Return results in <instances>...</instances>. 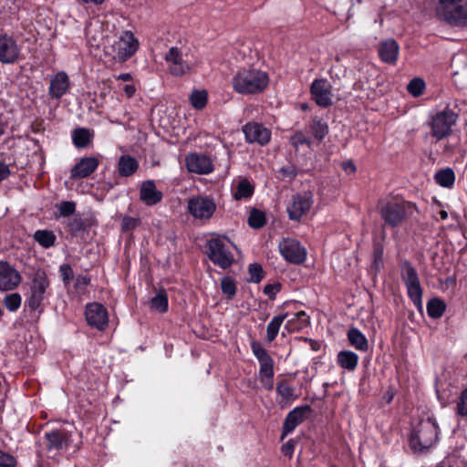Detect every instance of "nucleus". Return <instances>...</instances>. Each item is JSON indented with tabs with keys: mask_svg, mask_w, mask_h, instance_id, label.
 Here are the masks:
<instances>
[{
	"mask_svg": "<svg viewBox=\"0 0 467 467\" xmlns=\"http://www.w3.org/2000/svg\"><path fill=\"white\" fill-rule=\"evenodd\" d=\"M186 168L196 174H210L214 170L213 161L206 154L191 152L185 157Z\"/></svg>",
	"mask_w": 467,
	"mask_h": 467,
	"instance_id": "16",
	"label": "nucleus"
},
{
	"mask_svg": "<svg viewBox=\"0 0 467 467\" xmlns=\"http://www.w3.org/2000/svg\"><path fill=\"white\" fill-rule=\"evenodd\" d=\"M441 220H446L448 218V213L444 210H441L439 213Z\"/></svg>",
	"mask_w": 467,
	"mask_h": 467,
	"instance_id": "63",
	"label": "nucleus"
},
{
	"mask_svg": "<svg viewBox=\"0 0 467 467\" xmlns=\"http://www.w3.org/2000/svg\"><path fill=\"white\" fill-rule=\"evenodd\" d=\"M192 106L196 109H202L208 101L206 90H193L190 97Z\"/></svg>",
	"mask_w": 467,
	"mask_h": 467,
	"instance_id": "38",
	"label": "nucleus"
},
{
	"mask_svg": "<svg viewBox=\"0 0 467 467\" xmlns=\"http://www.w3.org/2000/svg\"><path fill=\"white\" fill-rule=\"evenodd\" d=\"M68 228L72 234H77L83 230L84 224L81 219L75 218L69 222Z\"/></svg>",
	"mask_w": 467,
	"mask_h": 467,
	"instance_id": "53",
	"label": "nucleus"
},
{
	"mask_svg": "<svg viewBox=\"0 0 467 467\" xmlns=\"http://www.w3.org/2000/svg\"><path fill=\"white\" fill-rule=\"evenodd\" d=\"M279 284H268L264 287V293L269 296H274L276 293L280 291Z\"/></svg>",
	"mask_w": 467,
	"mask_h": 467,
	"instance_id": "55",
	"label": "nucleus"
},
{
	"mask_svg": "<svg viewBox=\"0 0 467 467\" xmlns=\"http://www.w3.org/2000/svg\"><path fill=\"white\" fill-rule=\"evenodd\" d=\"M59 215L67 217L76 212V203L72 201H63L57 204Z\"/></svg>",
	"mask_w": 467,
	"mask_h": 467,
	"instance_id": "47",
	"label": "nucleus"
},
{
	"mask_svg": "<svg viewBox=\"0 0 467 467\" xmlns=\"http://www.w3.org/2000/svg\"><path fill=\"white\" fill-rule=\"evenodd\" d=\"M150 306L161 312L164 313L168 309V296L165 291H159L158 294L151 299Z\"/></svg>",
	"mask_w": 467,
	"mask_h": 467,
	"instance_id": "40",
	"label": "nucleus"
},
{
	"mask_svg": "<svg viewBox=\"0 0 467 467\" xmlns=\"http://www.w3.org/2000/svg\"><path fill=\"white\" fill-rule=\"evenodd\" d=\"M268 84V74L258 68H243L232 79L233 89L241 95L262 93Z\"/></svg>",
	"mask_w": 467,
	"mask_h": 467,
	"instance_id": "1",
	"label": "nucleus"
},
{
	"mask_svg": "<svg viewBox=\"0 0 467 467\" xmlns=\"http://www.w3.org/2000/svg\"><path fill=\"white\" fill-rule=\"evenodd\" d=\"M400 47L394 39H387L380 43L379 54L382 61L395 64L399 56Z\"/></svg>",
	"mask_w": 467,
	"mask_h": 467,
	"instance_id": "26",
	"label": "nucleus"
},
{
	"mask_svg": "<svg viewBox=\"0 0 467 467\" xmlns=\"http://www.w3.org/2000/svg\"><path fill=\"white\" fill-rule=\"evenodd\" d=\"M310 92L313 99L319 107L327 108L332 105V86L327 79H315L311 84Z\"/></svg>",
	"mask_w": 467,
	"mask_h": 467,
	"instance_id": "17",
	"label": "nucleus"
},
{
	"mask_svg": "<svg viewBox=\"0 0 467 467\" xmlns=\"http://www.w3.org/2000/svg\"><path fill=\"white\" fill-rule=\"evenodd\" d=\"M456 413L461 417L467 418V389L461 393L458 399Z\"/></svg>",
	"mask_w": 467,
	"mask_h": 467,
	"instance_id": "48",
	"label": "nucleus"
},
{
	"mask_svg": "<svg viewBox=\"0 0 467 467\" xmlns=\"http://www.w3.org/2000/svg\"><path fill=\"white\" fill-rule=\"evenodd\" d=\"M70 88L69 78L65 71H59L50 78L48 96L58 99L68 92Z\"/></svg>",
	"mask_w": 467,
	"mask_h": 467,
	"instance_id": "22",
	"label": "nucleus"
},
{
	"mask_svg": "<svg viewBox=\"0 0 467 467\" xmlns=\"http://www.w3.org/2000/svg\"><path fill=\"white\" fill-rule=\"evenodd\" d=\"M6 124L0 119V136L5 132Z\"/></svg>",
	"mask_w": 467,
	"mask_h": 467,
	"instance_id": "64",
	"label": "nucleus"
},
{
	"mask_svg": "<svg viewBox=\"0 0 467 467\" xmlns=\"http://www.w3.org/2000/svg\"><path fill=\"white\" fill-rule=\"evenodd\" d=\"M3 304L8 311L16 312L21 306L22 296L18 293L7 294L3 299Z\"/></svg>",
	"mask_w": 467,
	"mask_h": 467,
	"instance_id": "39",
	"label": "nucleus"
},
{
	"mask_svg": "<svg viewBox=\"0 0 467 467\" xmlns=\"http://www.w3.org/2000/svg\"><path fill=\"white\" fill-rule=\"evenodd\" d=\"M85 317L88 324L98 330L103 331L108 327V310L99 303H88L86 306Z\"/></svg>",
	"mask_w": 467,
	"mask_h": 467,
	"instance_id": "15",
	"label": "nucleus"
},
{
	"mask_svg": "<svg viewBox=\"0 0 467 467\" xmlns=\"http://www.w3.org/2000/svg\"><path fill=\"white\" fill-rule=\"evenodd\" d=\"M436 182L444 188H451L455 182V174L452 169L445 168L438 171L434 176Z\"/></svg>",
	"mask_w": 467,
	"mask_h": 467,
	"instance_id": "33",
	"label": "nucleus"
},
{
	"mask_svg": "<svg viewBox=\"0 0 467 467\" xmlns=\"http://www.w3.org/2000/svg\"><path fill=\"white\" fill-rule=\"evenodd\" d=\"M248 223L252 228L259 229L265 223V215L263 212L254 209L248 218Z\"/></svg>",
	"mask_w": 467,
	"mask_h": 467,
	"instance_id": "42",
	"label": "nucleus"
},
{
	"mask_svg": "<svg viewBox=\"0 0 467 467\" xmlns=\"http://www.w3.org/2000/svg\"><path fill=\"white\" fill-rule=\"evenodd\" d=\"M21 275L9 263L0 262V290L10 291L16 288L21 283Z\"/></svg>",
	"mask_w": 467,
	"mask_h": 467,
	"instance_id": "20",
	"label": "nucleus"
},
{
	"mask_svg": "<svg viewBox=\"0 0 467 467\" xmlns=\"http://www.w3.org/2000/svg\"><path fill=\"white\" fill-rule=\"evenodd\" d=\"M458 114L449 107L433 114L430 120L431 135L441 140L449 137L452 132V127L456 124Z\"/></svg>",
	"mask_w": 467,
	"mask_h": 467,
	"instance_id": "4",
	"label": "nucleus"
},
{
	"mask_svg": "<svg viewBox=\"0 0 467 467\" xmlns=\"http://www.w3.org/2000/svg\"><path fill=\"white\" fill-rule=\"evenodd\" d=\"M45 439V448L48 457L54 458L67 450L71 441V434L65 430H55L46 432Z\"/></svg>",
	"mask_w": 467,
	"mask_h": 467,
	"instance_id": "11",
	"label": "nucleus"
},
{
	"mask_svg": "<svg viewBox=\"0 0 467 467\" xmlns=\"http://www.w3.org/2000/svg\"><path fill=\"white\" fill-rule=\"evenodd\" d=\"M445 308V304L439 298H433L427 304V313L432 318L441 317L443 315Z\"/></svg>",
	"mask_w": 467,
	"mask_h": 467,
	"instance_id": "37",
	"label": "nucleus"
},
{
	"mask_svg": "<svg viewBox=\"0 0 467 467\" xmlns=\"http://www.w3.org/2000/svg\"><path fill=\"white\" fill-rule=\"evenodd\" d=\"M400 275L406 285L408 296L418 309L422 308V288L416 269L404 261L400 265Z\"/></svg>",
	"mask_w": 467,
	"mask_h": 467,
	"instance_id": "7",
	"label": "nucleus"
},
{
	"mask_svg": "<svg viewBox=\"0 0 467 467\" xmlns=\"http://www.w3.org/2000/svg\"><path fill=\"white\" fill-rule=\"evenodd\" d=\"M90 284V277L88 275H79L75 279L74 288L78 296L84 295L87 292V287Z\"/></svg>",
	"mask_w": 467,
	"mask_h": 467,
	"instance_id": "46",
	"label": "nucleus"
},
{
	"mask_svg": "<svg viewBox=\"0 0 467 467\" xmlns=\"http://www.w3.org/2000/svg\"><path fill=\"white\" fill-rule=\"evenodd\" d=\"M97 157H85L80 159L70 171L71 179H83L92 174L99 167Z\"/></svg>",
	"mask_w": 467,
	"mask_h": 467,
	"instance_id": "23",
	"label": "nucleus"
},
{
	"mask_svg": "<svg viewBox=\"0 0 467 467\" xmlns=\"http://www.w3.org/2000/svg\"><path fill=\"white\" fill-rule=\"evenodd\" d=\"M393 397H394V391L391 390V389H389L387 391V394H386V397H385V399L387 400V402L389 403L392 400Z\"/></svg>",
	"mask_w": 467,
	"mask_h": 467,
	"instance_id": "62",
	"label": "nucleus"
},
{
	"mask_svg": "<svg viewBox=\"0 0 467 467\" xmlns=\"http://www.w3.org/2000/svg\"><path fill=\"white\" fill-rule=\"evenodd\" d=\"M116 78L119 80L130 81L131 80L132 78L130 73H121L119 76H117Z\"/></svg>",
	"mask_w": 467,
	"mask_h": 467,
	"instance_id": "60",
	"label": "nucleus"
},
{
	"mask_svg": "<svg viewBox=\"0 0 467 467\" xmlns=\"http://www.w3.org/2000/svg\"><path fill=\"white\" fill-rule=\"evenodd\" d=\"M49 285L50 282L47 274L43 271L36 272L28 283V290L25 295V308L30 312L39 310L46 299Z\"/></svg>",
	"mask_w": 467,
	"mask_h": 467,
	"instance_id": "3",
	"label": "nucleus"
},
{
	"mask_svg": "<svg viewBox=\"0 0 467 467\" xmlns=\"http://www.w3.org/2000/svg\"><path fill=\"white\" fill-rule=\"evenodd\" d=\"M310 406H299L292 410L285 417L283 424V431L281 439L294 431V430L303 422L307 412L310 411Z\"/></svg>",
	"mask_w": 467,
	"mask_h": 467,
	"instance_id": "21",
	"label": "nucleus"
},
{
	"mask_svg": "<svg viewBox=\"0 0 467 467\" xmlns=\"http://www.w3.org/2000/svg\"><path fill=\"white\" fill-rule=\"evenodd\" d=\"M139 169L138 161L130 155H122L118 161V171L122 177H130Z\"/></svg>",
	"mask_w": 467,
	"mask_h": 467,
	"instance_id": "27",
	"label": "nucleus"
},
{
	"mask_svg": "<svg viewBox=\"0 0 467 467\" xmlns=\"http://www.w3.org/2000/svg\"><path fill=\"white\" fill-rule=\"evenodd\" d=\"M281 450H282V452L285 455H286L289 458H291L293 453H294V451H295V441H294V440L287 441L285 444H283Z\"/></svg>",
	"mask_w": 467,
	"mask_h": 467,
	"instance_id": "54",
	"label": "nucleus"
},
{
	"mask_svg": "<svg viewBox=\"0 0 467 467\" xmlns=\"http://www.w3.org/2000/svg\"><path fill=\"white\" fill-rule=\"evenodd\" d=\"M341 167L347 173H353L356 171V166L352 161H345Z\"/></svg>",
	"mask_w": 467,
	"mask_h": 467,
	"instance_id": "58",
	"label": "nucleus"
},
{
	"mask_svg": "<svg viewBox=\"0 0 467 467\" xmlns=\"http://www.w3.org/2000/svg\"><path fill=\"white\" fill-rule=\"evenodd\" d=\"M140 221L138 218H134V217H130V216H124L122 218L121 228H122V231L129 232V231H132L135 228H137L140 225Z\"/></svg>",
	"mask_w": 467,
	"mask_h": 467,
	"instance_id": "49",
	"label": "nucleus"
},
{
	"mask_svg": "<svg viewBox=\"0 0 467 467\" xmlns=\"http://www.w3.org/2000/svg\"><path fill=\"white\" fill-rule=\"evenodd\" d=\"M277 393L286 400H295V389L286 381L280 382L276 387Z\"/></svg>",
	"mask_w": 467,
	"mask_h": 467,
	"instance_id": "41",
	"label": "nucleus"
},
{
	"mask_svg": "<svg viewBox=\"0 0 467 467\" xmlns=\"http://www.w3.org/2000/svg\"><path fill=\"white\" fill-rule=\"evenodd\" d=\"M290 143L297 150L302 145H307L310 148L312 140L303 131H296L291 136Z\"/></svg>",
	"mask_w": 467,
	"mask_h": 467,
	"instance_id": "44",
	"label": "nucleus"
},
{
	"mask_svg": "<svg viewBox=\"0 0 467 467\" xmlns=\"http://www.w3.org/2000/svg\"><path fill=\"white\" fill-rule=\"evenodd\" d=\"M34 237L35 240L45 248L53 246L56 241V235L53 232L47 230H37Z\"/></svg>",
	"mask_w": 467,
	"mask_h": 467,
	"instance_id": "36",
	"label": "nucleus"
},
{
	"mask_svg": "<svg viewBox=\"0 0 467 467\" xmlns=\"http://www.w3.org/2000/svg\"><path fill=\"white\" fill-rule=\"evenodd\" d=\"M279 251L282 256L292 264H302L306 257V249L298 241L291 238H285L280 242Z\"/></svg>",
	"mask_w": 467,
	"mask_h": 467,
	"instance_id": "14",
	"label": "nucleus"
},
{
	"mask_svg": "<svg viewBox=\"0 0 467 467\" xmlns=\"http://www.w3.org/2000/svg\"><path fill=\"white\" fill-rule=\"evenodd\" d=\"M22 47L16 39L7 34L0 33V62L5 65H12L20 59Z\"/></svg>",
	"mask_w": 467,
	"mask_h": 467,
	"instance_id": "12",
	"label": "nucleus"
},
{
	"mask_svg": "<svg viewBox=\"0 0 467 467\" xmlns=\"http://www.w3.org/2000/svg\"><path fill=\"white\" fill-rule=\"evenodd\" d=\"M251 349L254 356L259 362V380L267 389H273L274 359L268 352L263 348L262 344L256 340L251 342Z\"/></svg>",
	"mask_w": 467,
	"mask_h": 467,
	"instance_id": "6",
	"label": "nucleus"
},
{
	"mask_svg": "<svg viewBox=\"0 0 467 467\" xmlns=\"http://www.w3.org/2000/svg\"><path fill=\"white\" fill-rule=\"evenodd\" d=\"M407 89L409 93L411 94L413 97H419L423 93L425 89V83L423 79L420 78H415L410 81Z\"/></svg>",
	"mask_w": 467,
	"mask_h": 467,
	"instance_id": "43",
	"label": "nucleus"
},
{
	"mask_svg": "<svg viewBox=\"0 0 467 467\" xmlns=\"http://www.w3.org/2000/svg\"><path fill=\"white\" fill-rule=\"evenodd\" d=\"M250 280L254 283H258L263 278V268L258 264H252L249 265Z\"/></svg>",
	"mask_w": 467,
	"mask_h": 467,
	"instance_id": "51",
	"label": "nucleus"
},
{
	"mask_svg": "<svg viewBox=\"0 0 467 467\" xmlns=\"http://www.w3.org/2000/svg\"><path fill=\"white\" fill-rule=\"evenodd\" d=\"M187 53L182 47H171L164 56L168 72L175 77H182L191 70Z\"/></svg>",
	"mask_w": 467,
	"mask_h": 467,
	"instance_id": "10",
	"label": "nucleus"
},
{
	"mask_svg": "<svg viewBox=\"0 0 467 467\" xmlns=\"http://www.w3.org/2000/svg\"><path fill=\"white\" fill-rule=\"evenodd\" d=\"M59 272L62 276V280L66 285L69 284V282L73 279L74 274L71 266L69 265H62L59 267Z\"/></svg>",
	"mask_w": 467,
	"mask_h": 467,
	"instance_id": "52",
	"label": "nucleus"
},
{
	"mask_svg": "<svg viewBox=\"0 0 467 467\" xmlns=\"http://www.w3.org/2000/svg\"><path fill=\"white\" fill-rule=\"evenodd\" d=\"M139 48V41L130 31H125L118 43V56L122 60L132 57Z\"/></svg>",
	"mask_w": 467,
	"mask_h": 467,
	"instance_id": "24",
	"label": "nucleus"
},
{
	"mask_svg": "<svg viewBox=\"0 0 467 467\" xmlns=\"http://www.w3.org/2000/svg\"><path fill=\"white\" fill-rule=\"evenodd\" d=\"M337 362L342 368L348 371L356 369L358 363V356L350 350H343L338 352Z\"/></svg>",
	"mask_w": 467,
	"mask_h": 467,
	"instance_id": "30",
	"label": "nucleus"
},
{
	"mask_svg": "<svg viewBox=\"0 0 467 467\" xmlns=\"http://www.w3.org/2000/svg\"><path fill=\"white\" fill-rule=\"evenodd\" d=\"M308 323V316L304 311H299L286 321L285 327L288 332H296L306 327Z\"/></svg>",
	"mask_w": 467,
	"mask_h": 467,
	"instance_id": "29",
	"label": "nucleus"
},
{
	"mask_svg": "<svg viewBox=\"0 0 467 467\" xmlns=\"http://www.w3.org/2000/svg\"><path fill=\"white\" fill-rule=\"evenodd\" d=\"M378 211L384 226L387 227H399L407 219L406 206L399 202L380 200L378 203Z\"/></svg>",
	"mask_w": 467,
	"mask_h": 467,
	"instance_id": "5",
	"label": "nucleus"
},
{
	"mask_svg": "<svg viewBox=\"0 0 467 467\" xmlns=\"http://www.w3.org/2000/svg\"><path fill=\"white\" fill-rule=\"evenodd\" d=\"M93 136V132L86 128H78L72 131V140L77 148L88 147Z\"/></svg>",
	"mask_w": 467,
	"mask_h": 467,
	"instance_id": "32",
	"label": "nucleus"
},
{
	"mask_svg": "<svg viewBox=\"0 0 467 467\" xmlns=\"http://www.w3.org/2000/svg\"><path fill=\"white\" fill-rule=\"evenodd\" d=\"M439 13L451 26H467V2L463 5H447L441 7Z\"/></svg>",
	"mask_w": 467,
	"mask_h": 467,
	"instance_id": "18",
	"label": "nucleus"
},
{
	"mask_svg": "<svg viewBox=\"0 0 467 467\" xmlns=\"http://www.w3.org/2000/svg\"><path fill=\"white\" fill-rule=\"evenodd\" d=\"M463 0H440L441 7L447 6V5H463Z\"/></svg>",
	"mask_w": 467,
	"mask_h": 467,
	"instance_id": "59",
	"label": "nucleus"
},
{
	"mask_svg": "<svg viewBox=\"0 0 467 467\" xmlns=\"http://www.w3.org/2000/svg\"><path fill=\"white\" fill-rule=\"evenodd\" d=\"M10 173L11 171L9 166L0 161V182L5 180L10 175Z\"/></svg>",
	"mask_w": 467,
	"mask_h": 467,
	"instance_id": "56",
	"label": "nucleus"
},
{
	"mask_svg": "<svg viewBox=\"0 0 467 467\" xmlns=\"http://www.w3.org/2000/svg\"><path fill=\"white\" fill-rule=\"evenodd\" d=\"M348 339L352 347L359 351H367L368 342L365 335L358 328L351 327L348 331Z\"/></svg>",
	"mask_w": 467,
	"mask_h": 467,
	"instance_id": "31",
	"label": "nucleus"
},
{
	"mask_svg": "<svg viewBox=\"0 0 467 467\" xmlns=\"http://www.w3.org/2000/svg\"><path fill=\"white\" fill-rule=\"evenodd\" d=\"M16 462L12 454L0 450V467H15Z\"/></svg>",
	"mask_w": 467,
	"mask_h": 467,
	"instance_id": "50",
	"label": "nucleus"
},
{
	"mask_svg": "<svg viewBox=\"0 0 467 467\" xmlns=\"http://www.w3.org/2000/svg\"><path fill=\"white\" fill-rule=\"evenodd\" d=\"M217 205L213 197L209 195H197L190 198L187 202L189 213L196 220L208 221L215 211Z\"/></svg>",
	"mask_w": 467,
	"mask_h": 467,
	"instance_id": "9",
	"label": "nucleus"
},
{
	"mask_svg": "<svg viewBox=\"0 0 467 467\" xmlns=\"http://www.w3.org/2000/svg\"><path fill=\"white\" fill-rule=\"evenodd\" d=\"M254 192V185L245 178L237 181L233 189V196L236 201L249 199Z\"/></svg>",
	"mask_w": 467,
	"mask_h": 467,
	"instance_id": "28",
	"label": "nucleus"
},
{
	"mask_svg": "<svg viewBox=\"0 0 467 467\" xmlns=\"http://www.w3.org/2000/svg\"><path fill=\"white\" fill-rule=\"evenodd\" d=\"M221 288L223 293L229 298H232L236 293L235 283L229 276H225L221 280Z\"/></svg>",
	"mask_w": 467,
	"mask_h": 467,
	"instance_id": "45",
	"label": "nucleus"
},
{
	"mask_svg": "<svg viewBox=\"0 0 467 467\" xmlns=\"http://www.w3.org/2000/svg\"><path fill=\"white\" fill-rule=\"evenodd\" d=\"M105 0H81L83 4L101 5Z\"/></svg>",
	"mask_w": 467,
	"mask_h": 467,
	"instance_id": "61",
	"label": "nucleus"
},
{
	"mask_svg": "<svg viewBox=\"0 0 467 467\" xmlns=\"http://www.w3.org/2000/svg\"><path fill=\"white\" fill-rule=\"evenodd\" d=\"M123 91L128 98H131L136 92V87L133 84H127L124 86Z\"/></svg>",
	"mask_w": 467,
	"mask_h": 467,
	"instance_id": "57",
	"label": "nucleus"
},
{
	"mask_svg": "<svg viewBox=\"0 0 467 467\" xmlns=\"http://www.w3.org/2000/svg\"><path fill=\"white\" fill-rule=\"evenodd\" d=\"M313 203V194L310 192L297 193L293 196L286 207L289 219L299 221L310 211Z\"/></svg>",
	"mask_w": 467,
	"mask_h": 467,
	"instance_id": "13",
	"label": "nucleus"
},
{
	"mask_svg": "<svg viewBox=\"0 0 467 467\" xmlns=\"http://www.w3.org/2000/svg\"><path fill=\"white\" fill-rule=\"evenodd\" d=\"M309 130L316 140L321 141L328 133V126L326 122L315 118L309 124Z\"/></svg>",
	"mask_w": 467,
	"mask_h": 467,
	"instance_id": "35",
	"label": "nucleus"
},
{
	"mask_svg": "<svg viewBox=\"0 0 467 467\" xmlns=\"http://www.w3.org/2000/svg\"><path fill=\"white\" fill-rule=\"evenodd\" d=\"M232 244L225 237L211 239L207 244L208 255L211 261L225 269L232 265L234 255L230 251Z\"/></svg>",
	"mask_w": 467,
	"mask_h": 467,
	"instance_id": "8",
	"label": "nucleus"
},
{
	"mask_svg": "<svg viewBox=\"0 0 467 467\" xmlns=\"http://www.w3.org/2000/svg\"><path fill=\"white\" fill-rule=\"evenodd\" d=\"M286 316H287L286 314L275 316L268 323L267 327H266V341L267 342L270 343L275 339L282 324L284 323L285 319L286 318Z\"/></svg>",
	"mask_w": 467,
	"mask_h": 467,
	"instance_id": "34",
	"label": "nucleus"
},
{
	"mask_svg": "<svg viewBox=\"0 0 467 467\" xmlns=\"http://www.w3.org/2000/svg\"><path fill=\"white\" fill-rule=\"evenodd\" d=\"M245 140L248 143H256L265 146L271 140V130L257 122H248L243 127Z\"/></svg>",
	"mask_w": 467,
	"mask_h": 467,
	"instance_id": "19",
	"label": "nucleus"
},
{
	"mask_svg": "<svg viewBox=\"0 0 467 467\" xmlns=\"http://www.w3.org/2000/svg\"><path fill=\"white\" fill-rule=\"evenodd\" d=\"M438 437V424L432 417H428L414 427L410 442L414 451H421L432 447L437 442Z\"/></svg>",
	"mask_w": 467,
	"mask_h": 467,
	"instance_id": "2",
	"label": "nucleus"
},
{
	"mask_svg": "<svg viewBox=\"0 0 467 467\" xmlns=\"http://www.w3.org/2000/svg\"><path fill=\"white\" fill-rule=\"evenodd\" d=\"M162 199V192L157 190L153 181H145L140 189V200L148 206H153Z\"/></svg>",
	"mask_w": 467,
	"mask_h": 467,
	"instance_id": "25",
	"label": "nucleus"
}]
</instances>
